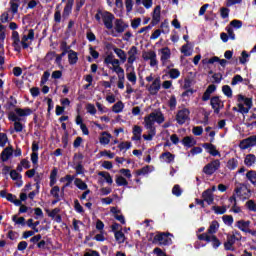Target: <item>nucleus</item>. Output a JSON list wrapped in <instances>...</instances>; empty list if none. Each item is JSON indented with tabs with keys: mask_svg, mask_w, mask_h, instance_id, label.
Wrapping results in <instances>:
<instances>
[{
	"mask_svg": "<svg viewBox=\"0 0 256 256\" xmlns=\"http://www.w3.org/2000/svg\"><path fill=\"white\" fill-rule=\"evenodd\" d=\"M237 102H238V111L239 113L245 114L249 113L251 110V107H253V100L251 98H247L243 96L242 94H239L237 96Z\"/></svg>",
	"mask_w": 256,
	"mask_h": 256,
	"instance_id": "39448f33",
	"label": "nucleus"
},
{
	"mask_svg": "<svg viewBox=\"0 0 256 256\" xmlns=\"http://www.w3.org/2000/svg\"><path fill=\"white\" fill-rule=\"evenodd\" d=\"M74 209L77 213H85L83 206L79 203V200H74Z\"/></svg>",
	"mask_w": 256,
	"mask_h": 256,
	"instance_id": "4d7b16f0",
	"label": "nucleus"
},
{
	"mask_svg": "<svg viewBox=\"0 0 256 256\" xmlns=\"http://www.w3.org/2000/svg\"><path fill=\"white\" fill-rule=\"evenodd\" d=\"M171 237H173V235L160 233L154 237V241H158L159 245H171L172 243Z\"/></svg>",
	"mask_w": 256,
	"mask_h": 256,
	"instance_id": "4468645a",
	"label": "nucleus"
},
{
	"mask_svg": "<svg viewBox=\"0 0 256 256\" xmlns=\"http://www.w3.org/2000/svg\"><path fill=\"white\" fill-rule=\"evenodd\" d=\"M239 167V161L235 158H232L228 160L227 162V168L230 169V171H235Z\"/></svg>",
	"mask_w": 256,
	"mask_h": 256,
	"instance_id": "4c0bfd02",
	"label": "nucleus"
},
{
	"mask_svg": "<svg viewBox=\"0 0 256 256\" xmlns=\"http://www.w3.org/2000/svg\"><path fill=\"white\" fill-rule=\"evenodd\" d=\"M27 247H29V244L27 243V241H21L18 243L17 249L18 251H25Z\"/></svg>",
	"mask_w": 256,
	"mask_h": 256,
	"instance_id": "69168bd1",
	"label": "nucleus"
},
{
	"mask_svg": "<svg viewBox=\"0 0 256 256\" xmlns=\"http://www.w3.org/2000/svg\"><path fill=\"white\" fill-rule=\"evenodd\" d=\"M50 195H52L56 201H61V199L65 197V187L59 188V186H52Z\"/></svg>",
	"mask_w": 256,
	"mask_h": 256,
	"instance_id": "dca6fc26",
	"label": "nucleus"
},
{
	"mask_svg": "<svg viewBox=\"0 0 256 256\" xmlns=\"http://www.w3.org/2000/svg\"><path fill=\"white\" fill-rule=\"evenodd\" d=\"M138 50L137 47L132 46L128 51V63L133 65L134 61H137Z\"/></svg>",
	"mask_w": 256,
	"mask_h": 256,
	"instance_id": "412c9836",
	"label": "nucleus"
},
{
	"mask_svg": "<svg viewBox=\"0 0 256 256\" xmlns=\"http://www.w3.org/2000/svg\"><path fill=\"white\" fill-rule=\"evenodd\" d=\"M84 256H101V255H99V252L95 250H88L87 252H85Z\"/></svg>",
	"mask_w": 256,
	"mask_h": 256,
	"instance_id": "774afa93",
	"label": "nucleus"
},
{
	"mask_svg": "<svg viewBox=\"0 0 256 256\" xmlns=\"http://www.w3.org/2000/svg\"><path fill=\"white\" fill-rule=\"evenodd\" d=\"M87 113L90 115H96L97 114V108H95V105L89 103L86 105Z\"/></svg>",
	"mask_w": 256,
	"mask_h": 256,
	"instance_id": "5fc2aeb1",
	"label": "nucleus"
},
{
	"mask_svg": "<svg viewBox=\"0 0 256 256\" xmlns=\"http://www.w3.org/2000/svg\"><path fill=\"white\" fill-rule=\"evenodd\" d=\"M151 171H153V168H151V166H146L138 170L137 175H147L148 173H151Z\"/></svg>",
	"mask_w": 256,
	"mask_h": 256,
	"instance_id": "864d4df0",
	"label": "nucleus"
},
{
	"mask_svg": "<svg viewBox=\"0 0 256 256\" xmlns=\"http://www.w3.org/2000/svg\"><path fill=\"white\" fill-rule=\"evenodd\" d=\"M161 21V6H156L152 13V25H157Z\"/></svg>",
	"mask_w": 256,
	"mask_h": 256,
	"instance_id": "4be33fe9",
	"label": "nucleus"
},
{
	"mask_svg": "<svg viewBox=\"0 0 256 256\" xmlns=\"http://www.w3.org/2000/svg\"><path fill=\"white\" fill-rule=\"evenodd\" d=\"M29 115H33L31 108H16L14 111L10 112L8 119L14 123V129L11 130L10 133H22L23 129H25V123L21 121L23 117H29Z\"/></svg>",
	"mask_w": 256,
	"mask_h": 256,
	"instance_id": "f03ea898",
	"label": "nucleus"
},
{
	"mask_svg": "<svg viewBox=\"0 0 256 256\" xmlns=\"http://www.w3.org/2000/svg\"><path fill=\"white\" fill-rule=\"evenodd\" d=\"M54 21H55V23H61V21H62L61 10L56 9V11L54 13Z\"/></svg>",
	"mask_w": 256,
	"mask_h": 256,
	"instance_id": "0e129e2a",
	"label": "nucleus"
},
{
	"mask_svg": "<svg viewBox=\"0 0 256 256\" xmlns=\"http://www.w3.org/2000/svg\"><path fill=\"white\" fill-rule=\"evenodd\" d=\"M220 167H221V161L213 160L212 162L204 166L203 173H205V175H213V173L218 171Z\"/></svg>",
	"mask_w": 256,
	"mask_h": 256,
	"instance_id": "1a4fd4ad",
	"label": "nucleus"
},
{
	"mask_svg": "<svg viewBox=\"0 0 256 256\" xmlns=\"http://www.w3.org/2000/svg\"><path fill=\"white\" fill-rule=\"evenodd\" d=\"M256 145V136H250L244 140H242L239 144L240 149L242 151H245L246 149H249L250 147H255Z\"/></svg>",
	"mask_w": 256,
	"mask_h": 256,
	"instance_id": "2eb2a0df",
	"label": "nucleus"
},
{
	"mask_svg": "<svg viewBox=\"0 0 256 256\" xmlns=\"http://www.w3.org/2000/svg\"><path fill=\"white\" fill-rule=\"evenodd\" d=\"M236 197L239 199L245 200L249 199L251 197V190L247 188L244 184H240L236 189H235Z\"/></svg>",
	"mask_w": 256,
	"mask_h": 256,
	"instance_id": "9d476101",
	"label": "nucleus"
},
{
	"mask_svg": "<svg viewBox=\"0 0 256 256\" xmlns=\"http://www.w3.org/2000/svg\"><path fill=\"white\" fill-rule=\"evenodd\" d=\"M12 221L15 223V225H21L22 227H25V218L24 217H18L17 215L12 216Z\"/></svg>",
	"mask_w": 256,
	"mask_h": 256,
	"instance_id": "de8ad7c7",
	"label": "nucleus"
},
{
	"mask_svg": "<svg viewBox=\"0 0 256 256\" xmlns=\"http://www.w3.org/2000/svg\"><path fill=\"white\" fill-rule=\"evenodd\" d=\"M217 231H219V222H217V220H214L211 222L206 233L208 235H215V233H217Z\"/></svg>",
	"mask_w": 256,
	"mask_h": 256,
	"instance_id": "c756f323",
	"label": "nucleus"
},
{
	"mask_svg": "<svg viewBox=\"0 0 256 256\" xmlns=\"http://www.w3.org/2000/svg\"><path fill=\"white\" fill-rule=\"evenodd\" d=\"M160 159L165 163H173L175 161V155L171 154V152H165L160 156Z\"/></svg>",
	"mask_w": 256,
	"mask_h": 256,
	"instance_id": "473e14b6",
	"label": "nucleus"
},
{
	"mask_svg": "<svg viewBox=\"0 0 256 256\" xmlns=\"http://www.w3.org/2000/svg\"><path fill=\"white\" fill-rule=\"evenodd\" d=\"M168 75L170 79H179L181 76V72L177 68H172L169 70Z\"/></svg>",
	"mask_w": 256,
	"mask_h": 256,
	"instance_id": "c03bdc74",
	"label": "nucleus"
},
{
	"mask_svg": "<svg viewBox=\"0 0 256 256\" xmlns=\"http://www.w3.org/2000/svg\"><path fill=\"white\" fill-rule=\"evenodd\" d=\"M211 105L214 109V113H219L221 109H223V101L219 99V97H213L211 98Z\"/></svg>",
	"mask_w": 256,
	"mask_h": 256,
	"instance_id": "aec40b11",
	"label": "nucleus"
},
{
	"mask_svg": "<svg viewBox=\"0 0 256 256\" xmlns=\"http://www.w3.org/2000/svg\"><path fill=\"white\" fill-rule=\"evenodd\" d=\"M123 109H125V104H123V102L118 101L113 107H112V111L114 113H121L123 111Z\"/></svg>",
	"mask_w": 256,
	"mask_h": 256,
	"instance_id": "a18cd8bd",
	"label": "nucleus"
},
{
	"mask_svg": "<svg viewBox=\"0 0 256 256\" xmlns=\"http://www.w3.org/2000/svg\"><path fill=\"white\" fill-rule=\"evenodd\" d=\"M222 221H223L224 225H227L228 227H231V225H233V216L224 215L222 217Z\"/></svg>",
	"mask_w": 256,
	"mask_h": 256,
	"instance_id": "3c124183",
	"label": "nucleus"
},
{
	"mask_svg": "<svg viewBox=\"0 0 256 256\" xmlns=\"http://www.w3.org/2000/svg\"><path fill=\"white\" fill-rule=\"evenodd\" d=\"M222 93H224V95L228 98L233 97V89H231V86L229 85H224L222 87Z\"/></svg>",
	"mask_w": 256,
	"mask_h": 256,
	"instance_id": "09e8293b",
	"label": "nucleus"
},
{
	"mask_svg": "<svg viewBox=\"0 0 256 256\" xmlns=\"http://www.w3.org/2000/svg\"><path fill=\"white\" fill-rule=\"evenodd\" d=\"M119 173L121 175H116V185L118 187H127V185H129L127 179H131V177H133V175L131 174V170L122 168L119 170Z\"/></svg>",
	"mask_w": 256,
	"mask_h": 256,
	"instance_id": "423d86ee",
	"label": "nucleus"
},
{
	"mask_svg": "<svg viewBox=\"0 0 256 256\" xmlns=\"http://www.w3.org/2000/svg\"><path fill=\"white\" fill-rule=\"evenodd\" d=\"M128 72L126 73L127 80L132 83V85L137 84V74L135 73V69L132 68L130 71L127 70Z\"/></svg>",
	"mask_w": 256,
	"mask_h": 256,
	"instance_id": "cd10ccee",
	"label": "nucleus"
},
{
	"mask_svg": "<svg viewBox=\"0 0 256 256\" xmlns=\"http://www.w3.org/2000/svg\"><path fill=\"white\" fill-rule=\"evenodd\" d=\"M118 89H125V76H118Z\"/></svg>",
	"mask_w": 256,
	"mask_h": 256,
	"instance_id": "052dcab7",
	"label": "nucleus"
},
{
	"mask_svg": "<svg viewBox=\"0 0 256 256\" xmlns=\"http://www.w3.org/2000/svg\"><path fill=\"white\" fill-rule=\"evenodd\" d=\"M239 83H244V85H249V79H243L241 75L237 74L232 78L231 85L235 87V85H239Z\"/></svg>",
	"mask_w": 256,
	"mask_h": 256,
	"instance_id": "393cba45",
	"label": "nucleus"
},
{
	"mask_svg": "<svg viewBox=\"0 0 256 256\" xmlns=\"http://www.w3.org/2000/svg\"><path fill=\"white\" fill-rule=\"evenodd\" d=\"M74 185H76L80 191H87V184L83 182L80 178H76L74 180Z\"/></svg>",
	"mask_w": 256,
	"mask_h": 256,
	"instance_id": "37998d69",
	"label": "nucleus"
},
{
	"mask_svg": "<svg viewBox=\"0 0 256 256\" xmlns=\"http://www.w3.org/2000/svg\"><path fill=\"white\" fill-rule=\"evenodd\" d=\"M246 178L252 185H256V171L255 170H250L246 173Z\"/></svg>",
	"mask_w": 256,
	"mask_h": 256,
	"instance_id": "79ce46f5",
	"label": "nucleus"
},
{
	"mask_svg": "<svg viewBox=\"0 0 256 256\" xmlns=\"http://www.w3.org/2000/svg\"><path fill=\"white\" fill-rule=\"evenodd\" d=\"M229 27H234V29H241V27H243V22L240 20H232Z\"/></svg>",
	"mask_w": 256,
	"mask_h": 256,
	"instance_id": "6e6d98bb",
	"label": "nucleus"
},
{
	"mask_svg": "<svg viewBox=\"0 0 256 256\" xmlns=\"http://www.w3.org/2000/svg\"><path fill=\"white\" fill-rule=\"evenodd\" d=\"M136 5H142L146 9H151L153 7V0H135Z\"/></svg>",
	"mask_w": 256,
	"mask_h": 256,
	"instance_id": "ea45409f",
	"label": "nucleus"
},
{
	"mask_svg": "<svg viewBox=\"0 0 256 256\" xmlns=\"http://www.w3.org/2000/svg\"><path fill=\"white\" fill-rule=\"evenodd\" d=\"M250 55L246 51H242L239 61L241 65H245L249 61Z\"/></svg>",
	"mask_w": 256,
	"mask_h": 256,
	"instance_id": "603ef678",
	"label": "nucleus"
},
{
	"mask_svg": "<svg viewBox=\"0 0 256 256\" xmlns=\"http://www.w3.org/2000/svg\"><path fill=\"white\" fill-rule=\"evenodd\" d=\"M12 39L15 46V51H21V40L19 39V32L14 31L12 33Z\"/></svg>",
	"mask_w": 256,
	"mask_h": 256,
	"instance_id": "c85d7f7f",
	"label": "nucleus"
},
{
	"mask_svg": "<svg viewBox=\"0 0 256 256\" xmlns=\"http://www.w3.org/2000/svg\"><path fill=\"white\" fill-rule=\"evenodd\" d=\"M202 198L204 199V201H206V203H208V205L213 204L214 197H213V193H211V190H205L202 193Z\"/></svg>",
	"mask_w": 256,
	"mask_h": 256,
	"instance_id": "7c9ffc66",
	"label": "nucleus"
},
{
	"mask_svg": "<svg viewBox=\"0 0 256 256\" xmlns=\"http://www.w3.org/2000/svg\"><path fill=\"white\" fill-rule=\"evenodd\" d=\"M73 3H74V0L67 1L62 13V21L69 19V15H71L73 11Z\"/></svg>",
	"mask_w": 256,
	"mask_h": 256,
	"instance_id": "6ab92c4d",
	"label": "nucleus"
},
{
	"mask_svg": "<svg viewBox=\"0 0 256 256\" xmlns=\"http://www.w3.org/2000/svg\"><path fill=\"white\" fill-rule=\"evenodd\" d=\"M155 123L161 125L165 123V116L161 111H154L144 117L143 125L148 130V134L143 135L145 141H153V137L157 135V129Z\"/></svg>",
	"mask_w": 256,
	"mask_h": 256,
	"instance_id": "f257e3e1",
	"label": "nucleus"
},
{
	"mask_svg": "<svg viewBox=\"0 0 256 256\" xmlns=\"http://www.w3.org/2000/svg\"><path fill=\"white\" fill-rule=\"evenodd\" d=\"M111 134L109 132H102L99 137V142L101 145H109L111 143Z\"/></svg>",
	"mask_w": 256,
	"mask_h": 256,
	"instance_id": "b1692460",
	"label": "nucleus"
},
{
	"mask_svg": "<svg viewBox=\"0 0 256 256\" xmlns=\"http://www.w3.org/2000/svg\"><path fill=\"white\" fill-rule=\"evenodd\" d=\"M160 89H161V78L154 79L152 84L148 86V91L150 95H157Z\"/></svg>",
	"mask_w": 256,
	"mask_h": 256,
	"instance_id": "f3484780",
	"label": "nucleus"
},
{
	"mask_svg": "<svg viewBox=\"0 0 256 256\" xmlns=\"http://www.w3.org/2000/svg\"><path fill=\"white\" fill-rule=\"evenodd\" d=\"M114 237L118 243H125V234L122 231H116Z\"/></svg>",
	"mask_w": 256,
	"mask_h": 256,
	"instance_id": "8fccbe9b",
	"label": "nucleus"
},
{
	"mask_svg": "<svg viewBox=\"0 0 256 256\" xmlns=\"http://www.w3.org/2000/svg\"><path fill=\"white\" fill-rule=\"evenodd\" d=\"M172 193L176 196V197H181V194L183 193V191L181 190V187L179 185H175L172 189Z\"/></svg>",
	"mask_w": 256,
	"mask_h": 256,
	"instance_id": "680f3d73",
	"label": "nucleus"
},
{
	"mask_svg": "<svg viewBox=\"0 0 256 256\" xmlns=\"http://www.w3.org/2000/svg\"><path fill=\"white\" fill-rule=\"evenodd\" d=\"M59 173V170L57 168H53L50 173V187H53L55 183H57V174Z\"/></svg>",
	"mask_w": 256,
	"mask_h": 256,
	"instance_id": "58836bf2",
	"label": "nucleus"
},
{
	"mask_svg": "<svg viewBox=\"0 0 256 256\" xmlns=\"http://www.w3.org/2000/svg\"><path fill=\"white\" fill-rule=\"evenodd\" d=\"M142 59L144 61H149L150 67L159 69V60H157V52L153 50H148L142 53Z\"/></svg>",
	"mask_w": 256,
	"mask_h": 256,
	"instance_id": "0eeeda50",
	"label": "nucleus"
},
{
	"mask_svg": "<svg viewBox=\"0 0 256 256\" xmlns=\"http://www.w3.org/2000/svg\"><path fill=\"white\" fill-rule=\"evenodd\" d=\"M33 39H35V32L33 31V29H30L28 30L27 34L23 35L20 45H22L23 49H28V47L33 42Z\"/></svg>",
	"mask_w": 256,
	"mask_h": 256,
	"instance_id": "9b49d317",
	"label": "nucleus"
},
{
	"mask_svg": "<svg viewBox=\"0 0 256 256\" xmlns=\"http://www.w3.org/2000/svg\"><path fill=\"white\" fill-rule=\"evenodd\" d=\"M198 239L200 241H206L207 243H212V247L214 249H217L221 246V241H219L218 238H216L215 235H209L208 233H203L198 235Z\"/></svg>",
	"mask_w": 256,
	"mask_h": 256,
	"instance_id": "6e6552de",
	"label": "nucleus"
},
{
	"mask_svg": "<svg viewBox=\"0 0 256 256\" xmlns=\"http://www.w3.org/2000/svg\"><path fill=\"white\" fill-rule=\"evenodd\" d=\"M246 207L249 209V211H254L256 212V204L253 202V200H249L246 203Z\"/></svg>",
	"mask_w": 256,
	"mask_h": 256,
	"instance_id": "338daca9",
	"label": "nucleus"
},
{
	"mask_svg": "<svg viewBox=\"0 0 256 256\" xmlns=\"http://www.w3.org/2000/svg\"><path fill=\"white\" fill-rule=\"evenodd\" d=\"M227 239L232 243H237V241H241V239H243V236L241 235V232L234 230L232 231V234L227 236Z\"/></svg>",
	"mask_w": 256,
	"mask_h": 256,
	"instance_id": "bb28decb",
	"label": "nucleus"
},
{
	"mask_svg": "<svg viewBox=\"0 0 256 256\" xmlns=\"http://www.w3.org/2000/svg\"><path fill=\"white\" fill-rule=\"evenodd\" d=\"M120 151H127L131 149V142H122L118 145Z\"/></svg>",
	"mask_w": 256,
	"mask_h": 256,
	"instance_id": "bf43d9fd",
	"label": "nucleus"
},
{
	"mask_svg": "<svg viewBox=\"0 0 256 256\" xmlns=\"http://www.w3.org/2000/svg\"><path fill=\"white\" fill-rule=\"evenodd\" d=\"M255 163H256L255 154H247L244 157V165H246V167H253V165H255Z\"/></svg>",
	"mask_w": 256,
	"mask_h": 256,
	"instance_id": "a878e982",
	"label": "nucleus"
},
{
	"mask_svg": "<svg viewBox=\"0 0 256 256\" xmlns=\"http://www.w3.org/2000/svg\"><path fill=\"white\" fill-rule=\"evenodd\" d=\"M114 53L120 58L121 63L127 61V54L121 48H114Z\"/></svg>",
	"mask_w": 256,
	"mask_h": 256,
	"instance_id": "72a5a7b5",
	"label": "nucleus"
},
{
	"mask_svg": "<svg viewBox=\"0 0 256 256\" xmlns=\"http://www.w3.org/2000/svg\"><path fill=\"white\" fill-rule=\"evenodd\" d=\"M7 141V134L0 133V147H4L5 145H7Z\"/></svg>",
	"mask_w": 256,
	"mask_h": 256,
	"instance_id": "e2e57ef3",
	"label": "nucleus"
},
{
	"mask_svg": "<svg viewBox=\"0 0 256 256\" xmlns=\"http://www.w3.org/2000/svg\"><path fill=\"white\" fill-rule=\"evenodd\" d=\"M180 51L185 57H191L193 55V49L187 44L183 45Z\"/></svg>",
	"mask_w": 256,
	"mask_h": 256,
	"instance_id": "a19ab883",
	"label": "nucleus"
},
{
	"mask_svg": "<svg viewBox=\"0 0 256 256\" xmlns=\"http://www.w3.org/2000/svg\"><path fill=\"white\" fill-rule=\"evenodd\" d=\"M10 177L13 181H17L18 187L23 185V181H21V174H19L16 170L10 171Z\"/></svg>",
	"mask_w": 256,
	"mask_h": 256,
	"instance_id": "2f4dec72",
	"label": "nucleus"
},
{
	"mask_svg": "<svg viewBox=\"0 0 256 256\" xmlns=\"http://www.w3.org/2000/svg\"><path fill=\"white\" fill-rule=\"evenodd\" d=\"M129 29V24L123 21V19H115L112 23V29H110V35L112 37H119V35L125 33V30Z\"/></svg>",
	"mask_w": 256,
	"mask_h": 256,
	"instance_id": "20e7f679",
	"label": "nucleus"
},
{
	"mask_svg": "<svg viewBox=\"0 0 256 256\" xmlns=\"http://www.w3.org/2000/svg\"><path fill=\"white\" fill-rule=\"evenodd\" d=\"M68 61L70 65H75L77 61H79V57H77V52L70 50L68 52Z\"/></svg>",
	"mask_w": 256,
	"mask_h": 256,
	"instance_id": "f704fd0d",
	"label": "nucleus"
},
{
	"mask_svg": "<svg viewBox=\"0 0 256 256\" xmlns=\"http://www.w3.org/2000/svg\"><path fill=\"white\" fill-rule=\"evenodd\" d=\"M203 147H204V149H206V151L210 155H212V157L221 156V153H219V151L217 150V147H215V145L206 143L203 145Z\"/></svg>",
	"mask_w": 256,
	"mask_h": 256,
	"instance_id": "5701e85b",
	"label": "nucleus"
},
{
	"mask_svg": "<svg viewBox=\"0 0 256 256\" xmlns=\"http://www.w3.org/2000/svg\"><path fill=\"white\" fill-rule=\"evenodd\" d=\"M225 31L227 32L229 39L235 41V32L233 31V28L231 26H226Z\"/></svg>",
	"mask_w": 256,
	"mask_h": 256,
	"instance_id": "13d9d810",
	"label": "nucleus"
},
{
	"mask_svg": "<svg viewBox=\"0 0 256 256\" xmlns=\"http://www.w3.org/2000/svg\"><path fill=\"white\" fill-rule=\"evenodd\" d=\"M212 209H213L214 213H216V215H223V214L227 213L226 206H213Z\"/></svg>",
	"mask_w": 256,
	"mask_h": 256,
	"instance_id": "49530a36",
	"label": "nucleus"
},
{
	"mask_svg": "<svg viewBox=\"0 0 256 256\" xmlns=\"http://www.w3.org/2000/svg\"><path fill=\"white\" fill-rule=\"evenodd\" d=\"M190 113L191 112L189 111V109H186V108L178 111L176 115L177 123H179V125H184V123H187V121H189Z\"/></svg>",
	"mask_w": 256,
	"mask_h": 256,
	"instance_id": "ddd939ff",
	"label": "nucleus"
},
{
	"mask_svg": "<svg viewBox=\"0 0 256 256\" xmlns=\"http://www.w3.org/2000/svg\"><path fill=\"white\" fill-rule=\"evenodd\" d=\"M182 143L184 147H193L196 144L195 139L190 136L184 137Z\"/></svg>",
	"mask_w": 256,
	"mask_h": 256,
	"instance_id": "e433bc0d",
	"label": "nucleus"
},
{
	"mask_svg": "<svg viewBox=\"0 0 256 256\" xmlns=\"http://www.w3.org/2000/svg\"><path fill=\"white\" fill-rule=\"evenodd\" d=\"M158 55H160V61L163 67L169 63V59H171V49L169 47H163L158 50Z\"/></svg>",
	"mask_w": 256,
	"mask_h": 256,
	"instance_id": "f8f14e48",
	"label": "nucleus"
},
{
	"mask_svg": "<svg viewBox=\"0 0 256 256\" xmlns=\"http://www.w3.org/2000/svg\"><path fill=\"white\" fill-rule=\"evenodd\" d=\"M13 155V149L12 148H5L1 153V159L2 161H9V158Z\"/></svg>",
	"mask_w": 256,
	"mask_h": 256,
	"instance_id": "c9c22d12",
	"label": "nucleus"
},
{
	"mask_svg": "<svg viewBox=\"0 0 256 256\" xmlns=\"http://www.w3.org/2000/svg\"><path fill=\"white\" fill-rule=\"evenodd\" d=\"M95 19L99 25H104L108 30L113 29V22L115 21V15L109 11L98 10L95 14Z\"/></svg>",
	"mask_w": 256,
	"mask_h": 256,
	"instance_id": "7ed1b4c3",
	"label": "nucleus"
},
{
	"mask_svg": "<svg viewBox=\"0 0 256 256\" xmlns=\"http://www.w3.org/2000/svg\"><path fill=\"white\" fill-rule=\"evenodd\" d=\"M98 175L100 176L98 183H100L101 185H103V183L113 185V177H111V174H109V172H98Z\"/></svg>",
	"mask_w": 256,
	"mask_h": 256,
	"instance_id": "a211bd4d",
	"label": "nucleus"
}]
</instances>
